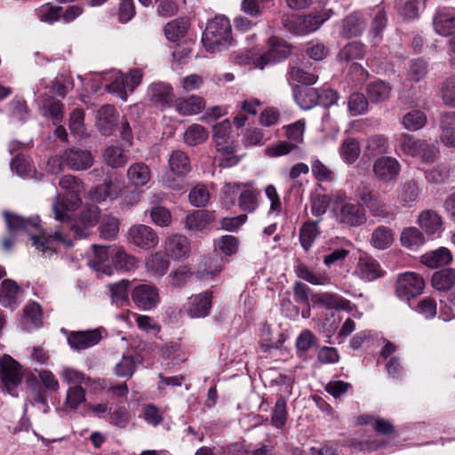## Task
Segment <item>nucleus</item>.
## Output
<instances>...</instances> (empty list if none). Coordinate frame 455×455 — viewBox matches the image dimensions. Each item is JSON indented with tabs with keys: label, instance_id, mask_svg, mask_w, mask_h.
<instances>
[{
	"label": "nucleus",
	"instance_id": "44",
	"mask_svg": "<svg viewBox=\"0 0 455 455\" xmlns=\"http://www.w3.org/2000/svg\"><path fill=\"white\" fill-rule=\"evenodd\" d=\"M339 152L342 160L351 164L358 159L361 154L360 143L355 138H347L340 145Z\"/></svg>",
	"mask_w": 455,
	"mask_h": 455
},
{
	"label": "nucleus",
	"instance_id": "29",
	"mask_svg": "<svg viewBox=\"0 0 455 455\" xmlns=\"http://www.w3.org/2000/svg\"><path fill=\"white\" fill-rule=\"evenodd\" d=\"M214 220L212 212L206 210H195L185 219V228L193 232L204 231Z\"/></svg>",
	"mask_w": 455,
	"mask_h": 455
},
{
	"label": "nucleus",
	"instance_id": "40",
	"mask_svg": "<svg viewBox=\"0 0 455 455\" xmlns=\"http://www.w3.org/2000/svg\"><path fill=\"white\" fill-rule=\"evenodd\" d=\"M145 266L148 272L163 276L166 274L170 262L164 253L158 251L147 258Z\"/></svg>",
	"mask_w": 455,
	"mask_h": 455
},
{
	"label": "nucleus",
	"instance_id": "33",
	"mask_svg": "<svg viewBox=\"0 0 455 455\" xmlns=\"http://www.w3.org/2000/svg\"><path fill=\"white\" fill-rule=\"evenodd\" d=\"M452 260V256L449 249L440 247L437 250L429 251L421 257V262L431 268H437L448 265Z\"/></svg>",
	"mask_w": 455,
	"mask_h": 455
},
{
	"label": "nucleus",
	"instance_id": "17",
	"mask_svg": "<svg viewBox=\"0 0 455 455\" xmlns=\"http://www.w3.org/2000/svg\"><path fill=\"white\" fill-rule=\"evenodd\" d=\"M148 95L150 101L161 108L171 107L174 100L172 86L162 82L152 84L148 90Z\"/></svg>",
	"mask_w": 455,
	"mask_h": 455
},
{
	"label": "nucleus",
	"instance_id": "15",
	"mask_svg": "<svg viewBox=\"0 0 455 455\" xmlns=\"http://www.w3.org/2000/svg\"><path fill=\"white\" fill-rule=\"evenodd\" d=\"M33 245L43 252V254L48 253L49 255L56 251V245L62 243L68 247L72 245V243L66 239L60 230H55L52 234H43L41 235H31Z\"/></svg>",
	"mask_w": 455,
	"mask_h": 455
},
{
	"label": "nucleus",
	"instance_id": "56",
	"mask_svg": "<svg viewBox=\"0 0 455 455\" xmlns=\"http://www.w3.org/2000/svg\"><path fill=\"white\" fill-rule=\"evenodd\" d=\"M442 142L450 148H455V116L447 114L442 119Z\"/></svg>",
	"mask_w": 455,
	"mask_h": 455
},
{
	"label": "nucleus",
	"instance_id": "35",
	"mask_svg": "<svg viewBox=\"0 0 455 455\" xmlns=\"http://www.w3.org/2000/svg\"><path fill=\"white\" fill-rule=\"evenodd\" d=\"M322 219L306 221L299 230V242L303 249L307 251L320 235L318 224Z\"/></svg>",
	"mask_w": 455,
	"mask_h": 455
},
{
	"label": "nucleus",
	"instance_id": "60",
	"mask_svg": "<svg viewBox=\"0 0 455 455\" xmlns=\"http://www.w3.org/2000/svg\"><path fill=\"white\" fill-rule=\"evenodd\" d=\"M100 235L104 239H113L119 232V220L112 215H104L99 228Z\"/></svg>",
	"mask_w": 455,
	"mask_h": 455
},
{
	"label": "nucleus",
	"instance_id": "39",
	"mask_svg": "<svg viewBox=\"0 0 455 455\" xmlns=\"http://www.w3.org/2000/svg\"><path fill=\"white\" fill-rule=\"evenodd\" d=\"M419 187L416 180L411 179L402 182L396 190L397 198L403 204L414 203L419 196Z\"/></svg>",
	"mask_w": 455,
	"mask_h": 455
},
{
	"label": "nucleus",
	"instance_id": "20",
	"mask_svg": "<svg viewBox=\"0 0 455 455\" xmlns=\"http://www.w3.org/2000/svg\"><path fill=\"white\" fill-rule=\"evenodd\" d=\"M100 339L101 335L98 330L71 331L68 336V342L75 350L86 349L98 344Z\"/></svg>",
	"mask_w": 455,
	"mask_h": 455
},
{
	"label": "nucleus",
	"instance_id": "41",
	"mask_svg": "<svg viewBox=\"0 0 455 455\" xmlns=\"http://www.w3.org/2000/svg\"><path fill=\"white\" fill-rule=\"evenodd\" d=\"M316 302L327 309L351 310L350 301L336 294L323 293L316 299Z\"/></svg>",
	"mask_w": 455,
	"mask_h": 455
},
{
	"label": "nucleus",
	"instance_id": "21",
	"mask_svg": "<svg viewBox=\"0 0 455 455\" xmlns=\"http://www.w3.org/2000/svg\"><path fill=\"white\" fill-rule=\"evenodd\" d=\"M66 165L74 171L89 169L93 164L90 151L82 149H68L64 151Z\"/></svg>",
	"mask_w": 455,
	"mask_h": 455
},
{
	"label": "nucleus",
	"instance_id": "11",
	"mask_svg": "<svg viewBox=\"0 0 455 455\" xmlns=\"http://www.w3.org/2000/svg\"><path fill=\"white\" fill-rule=\"evenodd\" d=\"M268 46V51L254 60L257 68L263 69L266 65L283 60L291 54L290 45L278 37L271 36Z\"/></svg>",
	"mask_w": 455,
	"mask_h": 455
},
{
	"label": "nucleus",
	"instance_id": "31",
	"mask_svg": "<svg viewBox=\"0 0 455 455\" xmlns=\"http://www.w3.org/2000/svg\"><path fill=\"white\" fill-rule=\"evenodd\" d=\"M190 23L186 18L174 19L164 27V34L169 42L176 43L185 37Z\"/></svg>",
	"mask_w": 455,
	"mask_h": 455
},
{
	"label": "nucleus",
	"instance_id": "18",
	"mask_svg": "<svg viewBox=\"0 0 455 455\" xmlns=\"http://www.w3.org/2000/svg\"><path fill=\"white\" fill-rule=\"evenodd\" d=\"M164 250L172 259H181L189 255L190 242L185 235L173 234L165 239Z\"/></svg>",
	"mask_w": 455,
	"mask_h": 455
},
{
	"label": "nucleus",
	"instance_id": "49",
	"mask_svg": "<svg viewBox=\"0 0 455 455\" xmlns=\"http://www.w3.org/2000/svg\"><path fill=\"white\" fill-rule=\"evenodd\" d=\"M427 120V116L423 111L413 109L403 116L402 124L404 129L416 132L426 125Z\"/></svg>",
	"mask_w": 455,
	"mask_h": 455
},
{
	"label": "nucleus",
	"instance_id": "34",
	"mask_svg": "<svg viewBox=\"0 0 455 455\" xmlns=\"http://www.w3.org/2000/svg\"><path fill=\"white\" fill-rule=\"evenodd\" d=\"M387 25V17L385 8L378 5L371 11V23L369 35L374 39H381L382 34Z\"/></svg>",
	"mask_w": 455,
	"mask_h": 455
},
{
	"label": "nucleus",
	"instance_id": "55",
	"mask_svg": "<svg viewBox=\"0 0 455 455\" xmlns=\"http://www.w3.org/2000/svg\"><path fill=\"white\" fill-rule=\"evenodd\" d=\"M424 141V140H418L408 133H402L398 139L400 149L403 153L411 156H417L419 154Z\"/></svg>",
	"mask_w": 455,
	"mask_h": 455
},
{
	"label": "nucleus",
	"instance_id": "62",
	"mask_svg": "<svg viewBox=\"0 0 455 455\" xmlns=\"http://www.w3.org/2000/svg\"><path fill=\"white\" fill-rule=\"evenodd\" d=\"M188 200L196 207H204L210 200V193L204 184H197L190 190Z\"/></svg>",
	"mask_w": 455,
	"mask_h": 455
},
{
	"label": "nucleus",
	"instance_id": "23",
	"mask_svg": "<svg viewBox=\"0 0 455 455\" xmlns=\"http://www.w3.org/2000/svg\"><path fill=\"white\" fill-rule=\"evenodd\" d=\"M433 26L435 31L443 36L455 34V15L446 8H439L434 18Z\"/></svg>",
	"mask_w": 455,
	"mask_h": 455
},
{
	"label": "nucleus",
	"instance_id": "5",
	"mask_svg": "<svg viewBox=\"0 0 455 455\" xmlns=\"http://www.w3.org/2000/svg\"><path fill=\"white\" fill-rule=\"evenodd\" d=\"M21 366L10 355L0 358V387L11 395L18 396V387L22 380Z\"/></svg>",
	"mask_w": 455,
	"mask_h": 455
},
{
	"label": "nucleus",
	"instance_id": "48",
	"mask_svg": "<svg viewBox=\"0 0 455 455\" xmlns=\"http://www.w3.org/2000/svg\"><path fill=\"white\" fill-rule=\"evenodd\" d=\"M222 267L223 259L218 251H214L204 259V269L201 271V277L212 279L214 275L221 272Z\"/></svg>",
	"mask_w": 455,
	"mask_h": 455
},
{
	"label": "nucleus",
	"instance_id": "2",
	"mask_svg": "<svg viewBox=\"0 0 455 455\" xmlns=\"http://www.w3.org/2000/svg\"><path fill=\"white\" fill-rule=\"evenodd\" d=\"M202 41L211 52L228 49L234 43L232 27L229 20L218 15L208 22Z\"/></svg>",
	"mask_w": 455,
	"mask_h": 455
},
{
	"label": "nucleus",
	"instance_id": "46",
	"mask_svg": "<svg viewBox=\"0 0 455 455\" xmlns=\"http://www.w3.org/2000/svg\"><path fill=\"white\" fill-rule=\"evenodd\" d=\"M112 263L116 269L131 271L138 267V260L135 257L127 254L121 248H115L111 253Z\"/></svg>",
	"mask_w": 455,
	"mask_h": 455
},
{
	"label": "nucleus",
	"instance_id": "13",
	"mask_svg": "<svg viewBox=\"0 0 455 455\" xmlns=\"http://www.w3.org/2000/svg\"><path fill=\"white\" fill-rule=\"evenodd\" d=\"M132 242L142 249H151L157 245L159 239L156 232L146 225H135L129 230Z\"/></svg>",
	"mask_w": 455,
	"mask_h": 455
},
{
	"label": "nucleus",
	"instance_id": "1",
	"mask_svg": "<svg viewBox=\"0 0 455 455\" xmlns=\"http://www.w3.org/2000/svg\"><path fill=\"white\" fill-rule=\"evenodd\" d=\"M52 208L55 219L63 223L68 222L69 228L79 238L87 237L100 219V209L95 204H85L73 219L68 213V211L76 209L72 208V205H64L57 202L53 204Z\"/></svg>",
	"mask_w": 455,
	"mask_h": 455
},
{
	"label": "nucleus",
	"instance_id": "63",
	"mask_svg": "<svg viewBox=\"0 0 455 455\" xmlns=\"http://www.w3.org/2000/svg\"><path fill=\"white\" fill-rule=\"evenodd\" d=\"M136 370V361L132 355H124L115 366V373L121 378H131Z\"/></svg>",
	"mask_w": 455,
	"mask_h": 455
},
{
	"label": "nucleus",
	"instance_id": "3",
	"mask_svg": "<svg viewBox=\"0 0 455 455\" xmlns=\"http://www.w3.org/2000/svg\"><path fill=\"white\" fill-rule=\"evenodd\" d=\"M231 132L232 124L228 119L216 124L212 129V141L220 155V165L222 167H231L239 162Z\"/></svg>",
	"mask_w": 455,
	"mask_h": 455
},
{
	"label": "nucleus",
	"instance_id": "37",
	"mask_svg": "<svg viewBox=\"0 0 455 455\" xmlns=\"http://www.w3.org/2000/svg\"><path fill=\"white\" fill-rule=\"evenodd\" d=\"M392 87L388 83L382 80L371 82L366 88V94L369 100L373 103L384 101L389 98Z\"/></svg>",
	"mask_w": 455,
	"mask_h": 455
},
{
	"label": "nucleus",
	"instance_id": "42",
	"mask_svg": "<svg viewBox=\"0 0 455 455\" xmlns=\"http://www.w3.org/2000/svg\"><path fill=\"white\" fill-rule=\"evenodd\" d=\"M427 0H400L395 4L399 15L405 20H413L419 16V11L424 7Z\"/></svg>",
	"mask_w": 455,
	"mask_h": 455
},
{
	"label": "nucleus",
	"instance_id": "6",
	"mask_svg": "<svg viewBox=\"0 0 455 455\" xmlns=\"http://www.w3.org/2000/svg\"><path fill=\"white\" fill-rule=\"evenodd\" d=\"M335 215L339 224L350 228L362 226L367 220L365 208L360 203L341 202Z\"/></svg>",
	"mask_w": 455,
	"mask_h": 455
},
{
	"label": "nucleus",
	"instance_id": "28",
	"mask_svg": "<svg viewBox=\"0 0 455 455\" xmlns=\"http://www.w3.org/2000/svg\"><path fill=\"white\" fill-rule=\"evenodd\" d=\"M364 28L365 20L363 15L360 12H353L342 20L339 34L348 39L361 36Z\"/></svg>",
	"mask_w": 455,
	"mask_h": 455
},
{
	"label": "nucleus",
	"instance_id": "57",
	"mask_svg": "<svg viewBox=\"0 0 455 455\" xmlns=\"http://www.w3.org/2000/svg\"><path fill=\"white\" fill-rule=\"evenodd\" d=\"M455 284V270L447 268L433 275L432 285L439 291L450 290Z\"/></svg>",
	"mask_w": 455,
	"mask_h": 455
},
{
	"label": "nucleus",
	"instance_id": "19",
	"mask_svg": "<svg viewBox=\"0 0 455 455\" xmlns=\"http://www.w3.org/2000/svg\"><path fill=\"white\" fill-rule=\"evenodd\" d=\"M355 273L361 279L371 282L383 276L385 272L375 259L364 255L360 256Z\"/></svg>",
	"mask_w": 455,
	"mask_h": 455
},
{
	"label": "nucleus",
	"instance_id": "52",
	"mask_svg": "<svg viewBox=\"0 0 455 455\" xmlns=\"http://www.w3.org/2000/svg\"><path fill=\"white\" fill-rule=\"evenodd\" d=\"M388 148V139L385 135H373L366 141L365 155L368 156L382 155L387 153Z\"/></svg>",
	"mask_w": 455,
	"mask_h": 455
},
{
	"label": "nucleus",
	"instance_id": "32",
	"mask_svg": "<svg viewBox=\"0 0 455 455\" xmlns=\"http://www.w3.org/2000/svg\"><path fill=\"white\" fill-rule=\"evenodd\" d=\"M366 52V46L357 41H354L344 45L337 55L339 62H354L363 60Z\"/></svg>",
	"mask_w": 455,
	"mask_h": 455
},
{
	"label": "nucleus",
	"instance_id": "64",
	"mask_svg": "<svg viewBox=\"0 0 455 455\" xmlns=\"http://www.w3.org/2000/svg\"><path fill=\"white\" fill-rule=\"evenodd\" d=\"M368 100L363 93L355 92L349 97L348 109L354 116L364 114L368 109Z\"/></svg>",
	"mask_w": 455,
	"mask_h": 455
},
{
	"label": "nucleus",
	"instance_id": "47",
	"mask_svg": "<svg viewBox=\"0 0 455 455\" xmlns=\"http://www.w3.org/2000/svg\"><path fill=\"white\" fill-rule=\"evenodd\" d=\"M393 242V231L386 226L378 227L371 234V243L377 249H387L392 245Z\"/></svg>",
	"mask_w": 455,
	"mask_h": 455
},
{
	"label": "nucleus",
	"instance_id": "24",
	"mask_svg": "<svg viewBox=\"0 0 455 455\" xmlns=\"http://www.w3.org/2000/svg\"><path fill=\"white\" fill-rule=\"evenodd\" d=\"M93 257L90 259L89 265L97 272L110 275L113 273L112 267L108 264V257L115 248L93 245Z\"/></svg>",
	"mask_w": 455,
	"mask_h": 455
},
{
	"label": "nucleus",
	"instance_id": "61",
	"mask_svg": "<svg viewBox=\"0 0 455 455\" xmlns=\"http://www.w3.org/2000/svg\"><path fill=\"white\" fill-rule=\"evenodd\" d=\"M287 418L286 400L283 396H279L272 411L271 423L275 427L280 429L285 426Z\"/></svg>",
	"mask_w": 455,
	"mask_h": 455
},
{
	"label": "nucleus",
	"instance_id": "7",
	"mask_svg": "<svg viewBox=\"0 0 455 455\" xmlns=\"http://www.w3.org/2000/svg\"><path fill=\"white\" fill-rule=\"evenodd\" d=\"M131 296L135 306L143 311L153 310L161 302L159 289L156 285L148 283L135 286Z\"/></svg>",
	"mask_w": 455,
	"mask_h": 455
},
{
	"label": "nucleus",
	"instance_id": "30",
	"mask_svg": "<svg viewBox=\"0 0 455 455\" xmlns=\"http://www.w3.org/2000/svg\"><path fill=\"white\" fill-rule=\"evenodd\" d=\"M293 97L302 109H311L319 102V90L310 87L294 86Z\"/></svg>",
	"mask_w": 455,
	"mask_h": 455
},
{
	"label": "nucleus",
	"instance_id": "25",
	"mask_svg": "<svg viewBox=\"0 0 455 455\" xmlns=\"http://www.w3.org/2000/svg\"><path fill=\"white\" fill-rule=\"evenodd\" d=\"M121 190L118 183L114 182L111 179L105 180L104 183L91 189L88 193L90 200L95 203H101L108 198L110 200L116 199Z\"/></svg>",
	"mask_w": 455,
	"mask_h": 455
},
{
	"label": "nucleus",
	"instance_id": "51",
	"mask_svg": "<svg viewBox=\"0 0 455 455\" xmlns=\"http://www.w3.org/2000/svg\"><path fill=\"white\" fill-rule=\"evenodd\" d=\"M19 286L10 279L4 280L0 288V304L4 307H13L17 302Z\"/></svg>",
	"mask_w": 455,
	"mask_h": 455
},
{
	"label": "nucleus",
	"instance_id": "26",
	"mask_svg": "<svg viewBox=\"0 0 455 455\" xmlns=\"http://www.w3.org/2000/svg\"><path fill=\"white\" fill-rule=\"evenodd\" d=\"M418 223L427 235L439 236L442 233V218L433 210L422 211L419 215Z\"/></svg>",
	"mask_w": 455,
	"mask_h": 455
},
{
	"label": "nucleus",
	"instance_id": "27",
	"mask_svg": "<svg viewBox=\"0 0 455 455\" xmlns=\"http://www.w3.org/2000/svg\"><path fill=\"white\" fill-rule=\"evenodd\" d=\"M96 125L101 134L109 136L117 125V116L115 108L111 105H104L98 110Z\"/></svg>",
	"mask_w": 455,
	"mask_h": 455
},
{
	"label": "nucleus",
	"instance_id": "58",
	"mask_svg": "<svg viewBox=\"0 0 455 455\" xmlns=\"http://www.w3.org/2000/svg\"><path fill=\"white\" fill-rule=\"evenodd\" d=\"M44 115L52 118L54 125L61 122L63 118V105L55 98H48L43 105Z\"/></svg>",
	"mask_w": 455,
	"mask_h": 455
},
{
	"label": "nucleus",
	"instance_id": "45",
	"mask_svg": "<svg viewBox=\"0 0 455 455\" xmlns=\"http://www.w3.org/2000/svg\"><path fill=\"white\" fill-rule=\"evenodd\" d=\"M169 166L171 171L178 176L186 175L191 169L188 156L181 150L172 153L169 158Z\"/></svg>",
	"mask_w": 455,
	"mask_h": 455
},
{
	"label": "nucleus",
	"instance_id": "10",
	"mask_svg": "<svg viewBox=\"0 0 455 455\" xmlns=\"http://www.w3.org/2000/svg\"><path fill=\"white\" fill-rule=\"evenodd\" d=\"M330 17L331 14L326 11L299 16L289 21L288 28L294 35L309 34L318 29Z\"/></svg>",
	"mask_w": 455,
	"mask_h": 455
},
{
	"label": "nucleus",
	"instance_id": "16",
	"mask_svg": "<svg viewBox=\"0 0 455 455\" xmlns=\"http://www.w3.org/2000/svg\"><path fill=\"white\" fill-rule=\"evenodd\" d=\"M4 217L10 235H15L21 231L29 233L39 228L40 219L38 216L25 219L18 214L4 212Z\"/></svg>",
	"mask_w": 455,
	"mask_h": 455
},
{
	"label": "nucleus",
	"instance_id": "38",
	"mask_svg": "<svg viewBox=\"0 0 455 455\" xmlns=\"http://www.w3.org/2000/svg\"><path fill=\"white\" fill-rule=\"evenodd\" d=\"M150 177V170L144 163L133 164L127 170V178L135 187L145 186L149 181Z\"/></svg>",
	"mask_w": 455,
	"mask_h": 455
},
{
	"label": "nucleus",
	"instance_id": "22",
	"mask_svg": "<svg viewBox=\"0 0 455 455\" xmlns=\"http://www.w3.org/2000/svg\"><path fill=\"white\" fill-rule=\"evenodd\" d=\"M59 185L63 189L68 190V193L62 197H60V195H57L56 201L54 203L60 202V204H64V205H72V208H76L80 204L81 199L76 193L79 185L76 177L72 175H64L60 178Z\"/></svg>",
	"mask_w": 455,
	"mask_h": 455
},
{
	"label": "nucleus",
	"instance_id": "36",
	"mask_svg": "<svg viewBox=\"0 0 455 455\" xmlns=\"http://www.w3.org/2000/svg\"><path fill=\"white\" fill-rule=\"evenodd\" d=\"M204 100L196 95L187 99H179L176 101V109L182 116L196 115L204 110Z\"/></svg>",
	"mask_w": 455,
	"mask_h": 455
},
{
	"label": "nucleus",
	"instance_id": "12",
	"mask_svg": "<svg viewBox=\"0 0 455 455\" xmlns=\"http://www.w3.org/2000/svg\"><path fill=\"white\" fill-rule=\"evenodd\" d=\"M372 171L377 179L389 182L396 180L401 171V165L392 156H380L374 162Z\"/></svg>",
	"mask_w": 455,
	"mask_h": 455
},
{
	"label": "nucleus",
	"instance_id": "54",
	"mask_svg": "<svg viewBox=\"0 0 455 455\" xmlns=\"http://www.w3.org/2000/svg\"><path fill=\"white\" fill-rule=\"evenodd\" d=\"M400 241L403 247L415 249L425 243V237L419 229L410 227L402 231Z\"/></svg>",
	"mask_w": 455,
	"mask_h": 455
},
{
	"label": "nucleus",
	"instance_id": "53",
	"mask_svg": "<svg viewBox=\"0 0 455 455\" xmlns=\"http://www.w3.org/2000/svg\"><path fill=\"white\" fill-rule=\"evenodd\" d=\"M104 162L112 168L123 167L128 160L123 148L117 146H108L103 153Z\"/></svg>",
	"mask_w": 455,
	"mask_h": 455
},
{
	"label": "nucleus",
	"instance_id": "9",
	"mask_svg": "<svg viewBox=\"0 0 455 455\" xmlns=\"http://www.w3.org/2000/svg\"><path fill=\"white\" fill-rule=\"evenodd\" d=\"M424 287L425 281L422 276L414 272H406L399 275L395 292L400 299L410 300L421 294Z\"/></svg>",
	"mask_w": 455,
	"mask_h": 455
},
{
	"label": "nucleus",
	"instance_id": "4",
	"mask_svg": "<svg viewBox=\"0 0 455 455\" xmlns=\"http://www.w3.org/2000/svg\"><path fill=\"white\" fill-rule=\"evenodd\" d=\"M355 196L374 218L380 220L393 218L394 215L388 210L384 200L369 184H362L357 187Z\"/></svg>",
	"mask_w": 455,
	"mask_h": 455
},
{
	"label": "nucleus",
	"instance_id": "8",
	"mask_svg": "<svg viewBox=\"0 0 455 455\" xmlns=\"http://www.w3.org/2000/svg\"><path fill=\"white\" fill-rule=\"evenodd\" d=\"M243 188L238 199V205L243 212L251 213L259 207V197L260 191L247 184L226 183L223 187L224 194H235L241 188Z\"/></svg>",
	"mask_w": 455,
	"mask_h": 455
},
{
	"label": "nucleus",
	"instance_id": "59",
	"mask_svg": "<svg viewBox=\"0 0 455 455\" xmlns=\"http://www.w3.org/2000/svg\"><path fill=\"white\" fill-rule=\"evenodd\" d=\"M164 411L153 403L145 404L141 409L140 418L148 425L157 427L164 420Z\"/></svg>",
	"mask_w": 455,
	"mask_h": 455
},
{
	"label": "nucleus",
	"instance_id": "50",
	"mask_svg": "<svg viewBox=\"0 0 455 455\" xmlns=\"http://www.w3.org/2000/svg\"><path fill=\"white\" fill-rule=\"evenodd\" d=\"M207 130L201 124H193L188 126L183 135L184 142L188 146H197L208 139Z\"/></svg>",
	"mask_w": 455,
	"mask_h": 455
},
{
	"label": "nucleus",
	"instance_id": "43",
	"mask_svg": "<svg viewBox=\"0 0 455 455\" xmlns=\"http://www.w3.org/2000/svg\"><path fill=\"white\" fill-rule=\"evenodd\" d=\"M287 79L289 82H296L309 86L316 83L318 75L306 70L303 67L292 66L288 70Z\"/></svg>",
	"mask_w": 455,
	"mask_h": 455
},
{
	"label": "nucleus",
	"instance_id": "14",
	"mask_svg": "<svg viewBox=\"0 0 455 455\" xmlns=\"http://www.w3.org/2000/svg\"><path fill=\"white\" fill-rule=\"evenodd\" d=\"M212 304V292L205 291L189 298L186 312L191 318L205 317L210 314Z\"/></svg>",
	"mask_w": 455,
	"mask_h": 455
}]
</instances>
